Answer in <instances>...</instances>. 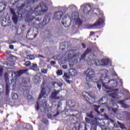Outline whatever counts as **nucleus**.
Here are the masks:
<instances>
[{"label": "nucleus", "instance_id": "a18cd8bd", "mask_svg": "<svg viewBox=\"0 0 130 130\" xmlns=\"http://www.w3.org/2000/svg\"><path fill=\"white\" fill-rule=\"evenodd\" d=\"M4 71V69L3 68H0V77L3 76V72Z\"/></svg>", "mask_w": 130, "mask_h": 130}, {"label": "nucleus", "instance_id": "dca6fc26", "mask_svg": "<svg viewBox=\"0 0 130 130\" xmlns=\"http://www.w3.org/2000/svg\"><path fill=\"white\" fill-rule=\"evenodd\" d=\"M7 8V3L6 2L0 3V11H5Z\"/></svg>", "mask_w": 130, "mask_h": 130}, {"label": "nucleus", "instance_id": "5701e85b", "mask_svg": "<svg viewBox=\"0 0 130 130\" xmlns=\"http://www.w3.org/2000/svg\"><path fill=\"white\" fill-rule=\"evenodd\" d=\"M83 24V21L81 20V19H77L76 21V25L78 26V27H80V26H81V25Z\"/></svg>", "mask_w": 130, "mask_h": 130}, {"label": "nucleus", "instance_id": "58836bf2", "mask_svg": "<svg viewBox=\"0 0 130 130\" xmlns=\"http://www.w3.org/2000/svg\"><path fill=\"white\" fill-rule=\"evenodd\" d=\"M47 69H43L41 70V72L43 74H46L47 73Z\"/></svg>", "mask_w": 130, "mask_h": 130}, {"label": "nucleus", "instance_id": "79ce46f5", "mask_svg": "<svg viewBox=\"0 0 130 130\" xmlns=\"http://www.w3.org/2000/svg\"><path fill=\"white\" fill-rule=\"evenodd\" d=\"M62 69H63V70H68V65H66V64H64V65H63L62 66Z\"/></svg>", "mask_w": 130, "mask_h": 130}, {"label": "nucleus", "instance_id": "a19ab883", "mask_svg": "<svg viewBox=\"0 0 130 130\" xmlns=\"http://www.w3.org/2000/svg\"><path fill=\"white\" fill-rule=\"evenodd\" d=\"M65 81H66V82H67V83H68L70 85H71V84H72V83H73V81H72L70 80L66 79V80H65Z\"/></svg>", "mask_w": 130, "mask_h": 130}, {"label": "nucleus", "instance_id": "e433bc0d", "mask_svg": "<svg viewBox=\"0 0 130 130\" xmlns=\"http://www.w3.org/2000/svg\"><path fill=\"white\" fill-rule=\"evenodd\" d=\"M86 87H87V89H90L92 88V85L89 83H86Z\"/></svg>", "mask_w": 130, "mask_h": 130}, {"label": "nucleus", "instance_id": "f257e3e1", "mask_svg": "<svg viewBox=\"0 0 130 130\" xmlns=\"http://www.w3.org/2000/svg\"><path fill=\"white\" fill-rule=\"evenodd\" d=\"M102 76L100 78L99 81H97V87L99 90H101V84H108V87H106V89L108 90H111L115 87L117 86V83L115 80L111 79L106 82L107 80H108V76H107V73L108 71L106 69H103L101 71ZM101 83V84H99Z\"/></svg>", "mask_w": 130, "mask_h": 130}, {"label": "nucleus", "instance_id": "4c0bfd02", "mask_svg": "<svg viewBox=\"0 0 130 130\" xmlns=\"http://www.w3.org/2000/svg\"><path fill=\"white\" fill-rule=\"evenodd\" d=\"M93 106L94 107V110L95 111H98V109H99V107H100V106H97V105H93Z\"/></svg>", "mask_w": 130, "mask_h": 130}, {"label": "nucleus", "instance_id": "cd10ccee", "mask_svg": "<svg viewBox=\"0 0 130 130\" xmlns=\"http://www.w3.org/2000/svg\"><path fill=\"white\" fill-rule=\"evenodd\" d=\"M31 70H33V71H37L38 70V67H37V64H32V66H31Z\"/></svg>", "mask_w": 130, "mask_h": 130}, {"label": "nucleus", "instance_id": "603ef678", "mask_svg": "<svg viewBox=\"0 0 130 130\" xmlns=\"http://www.w3.org/2000/svg\"><path fill=\"white\" fill-rule=\"evenodd\" d=\"M59 115V112H57L54 115V117H56V116H58Z\"/></svg>", "mask_w": 130, "mask_h": 130}, {"label": "nucleus", "instance_id": "864d4df0", "mask_svg": "<svg viewBox=\"0 0 130 130\" xmlns=\"http://www.w3.org/2000/svg\"><path fill=\"white\" fill-rule=\"evenodd\" d=\"M25 6H26V4H22L21 5V6H20V9H23V8H24V7H25Z\"/></svg>", "mask_w": 130, "mask_h": 130}, {"label": "nucleus", "instance_id": "052dcab7", "mask_svg": "<svg viewBox=\"0 0 130 130\" xmlns=\"http://www.w3.org/2000/svg\"><path fill=\"white\" fill-rule=\"evenodd\" d=\"M73 130H78V128H77V127L74 126L72 128Z\"/></svg>", "mask_w": 130, "mask_h": 130}, {"label": "nucleus", "instance_id": "4468645a", "mask_svg": "<svg viewBox=\"0 0 130 130\" xmlns=\"http://www.w3.org/2000/svg\"><path fill=\"white\" fill-rule=\"evenodd\" d=\"M69 74L71 77H75L78 74V71L75 69H72L69 70Z\"/></svg>", "mask_w": 130, "mask_h": 130}, {"label": "nucleus", "instance_id": "f704fd0d", "mask_svg": "<svg viewBox=\"0 0 130 130\" xmlns=\"http://www.w3.org/2000/svg\"><path fill=\"white\" fill-rule=\"evenodd\" d=\"M10 12H11L12 15H13V16H15L16 15V12H15V9H14L13 8H11Z\"/></svg>", "mask_w": 130, "mask_h": 130}, {"label": "nucleus", "instance_id": "8fccbe9b", "mask_svg": "<svg viewBox=\"0 0 130 130\" xmlns=\"http://www.w3.org/2000/svg\"><path fill=\"white\" fill-rule=\"evenodd\" d=\"M35 23H34V22H32V21H30L28 23V26H32L33 25H34Z\"/></svg>", "mask_w": 130, "mask_h": 130}, {"label": "nucleus", "instance_id": "b1692460", "mask_svg": "<svg viewBox=\"0 0 130 130\" xmlns=\"http://www.w3.org/2000/svg\"><path fill=\"white\" fill-rule=\"evenodd\" d=\"M12 20L15 24H17V23H18V16H17V14L13 15Z\"/></svg>", "mask_w": 130, "mask_h": 130}, {"label": "nucleus", "instance_id": "423d86ee", "mask_svg": "<svg viewBox=\"0 0 130 130\" xmlns=\"http://www.w3.org/2000/svg\"><path fill=\"white\" fill-rule=\"evenodd\" d=\"M103 24H104V20L102 18H100L95 23L89 24V27L91 29H94V28H96L98 27V26H101V25Z\"/></svg>", "mask_w": 130, "mask_h": 130}, {"label": "nucleus", "instance_id": "bb28decb", "mask_svg": "<svg viewBox=\"0 0 130 130\" xmlns=\"http://www.w3.org/2000/svg\"><path fill=\"white\" fill-rule=\"evenodd\" d=\"M29 92H30V90L28 89V87H26L23 90V95H28V94H29Z\"/></svg>", "mask_w": 130, "mask_h": 130}, {"label": "nucleus", "instance_id": "a878e982", "mask_svg": "<svg viewBox=\"0 0 130 130\" xmlns=\"http://www.w3.org/2000/svg\"><path fill=\"white\" fill-rule=\"evenodd\" d=\"M19 98V96L16 93H12V99L13 100H17Z\"/></svg>", "mask_w": 130, "mask_h": 130}, {"label": "nucleus", "instance_id": "2eb2a0df", "mask_svg": "<svg viewBox=\"0 0 130 130\" xmlns=\"http://www.w3.org/2000/svg\"><path fill=\"white\" fill-rule=\"evenodd\" d=\"M113 125L114 126L113 127V128H114V127H116V128H118V127H119L120 126L122 129H126V127H122V125L120 124V123H119V122H117V123H114L113 124Z\"/></svg>", "mask_w": 130, "mask_h": 130}, {"label": "nucleus", "instance_id": "a211bd4d", "mask_svg": "<svg viewBox=\"0 0 130 130\" xmlns=\"http://www.w3.org/2000/svg\"><path fill=\"white\" fill-rule=\"evenodd\" d=\"M83 96L85 99L86 101L89 103V104H93V103H95L94 101H91V99H89V98L86 96V95H83Z\"/></svg>", "mask_w": 130, "mask_h": 130}, {"label": "nucleus", "instance_id": "de8ad7c7", "mask_svg": "<svg viewBox=\"0 0 130 130\" xmlns=\"http://www.w3.org/2000/svg\"><path fill=\"white\" fill-rule=\"evenodd\" d=\"M105 99V96L103 97L102 99H101L99 101H98V103H100V102H103V99Z\"/></svg>", "mask_w": 130, "mask_h": 130}, {"label": "nucleus", "instance_id": "338daca9", "mask_svg": "<svg viewBox=\"0 0 130 130\" xmlns=\"http://www.w3.org/2000/svg\"><path fill=\"white\" fill-rule=\"evenodd\" d=\"M36 1H37V2L38 0H32V4H34V3H35Z\"/></svg>", "mask_w": 130, "mask_h": 130}, {"label": "nucleus", "instance_id": "5fc2aeb1", "mask_svg": "<svg viewBox=\"0 0 130 130\" xmlns=\"http://www.w3.org/2000/svg\"><path fill=\"white\" fill-rule=\"evenodd\" d=\"M90 119H89V118H85V121H86V122H90Z\"/></svg>", "mask_w": 130, "mask_h": 130}, {"label": "nucleus", "instance_id": "1a4fd4ad", "mask_svg": "<svg viewBox=\"0 0 130 130\" xmlns=\"http://www.w3.org/2000/svg\"><path fill=\"white\" fill-rule=\"evenodd\" d=\"M59 92H60V90H54L53 92H52L51 96L52 99H55V100H59L60 99V97H56L57 94H58Z\"/></svg>", "mask_w": 130, "mask_h": 130}, {"label": "nucleus", "instance_id": "c9c22d12", "mask_svg": "<svg viewBox=\"0 0 130 130\" xmlns=\"http://www.w3.org/2000/svg\"><path fill=\"white\" fill-rule=\"evenodd\" d=\"M31 65V62L29 61H26L25 63V66L26 67H29V66Z\"/></svg>", "mask_w": 130, "mask_h": 130}, {"label": "nucleus", "instance_id": "e2e57ef3", "mask_svg": "<svg viewBox=\"0 0 130 130\" xmlns=\"http://www.w3.org/2000/svg\"><path fill=\"white\" fill-rule=\"evenodd\" d=\"M45 83H46L45 80H43L42 82L43 86H44V85H45Z\"/></svg>", "mask_w": 130, "mask_h": 130}, {"label": "nucleus", "instance_id": "c03bdc74", "mask_svg": "<svg viewBox=\"0 0 130 130\" xmlns=\"http://www.w3.org/2000/svg\"><path fill=\"white\" fill-rule=\"evenodd\" d=\"M63 21H64L63 19L62 20V25L64 26V27H68L67 25V22H64Z\"/></svg>", "mask_w": 130, "mask_h": 130}, {"label": "nucleus", "instance_id": "6e6552de", "mask_svg": "<svg viewBox=\"0 0 130 130\" xmlns=\"http://www.w3.org/2000/svg\"><path fill=\"white\" fill-rule=\"evenodd\" d=\"M62 16H63V12L61 11H58L55 13L54 18L55 20H60Z\"/></svg>", "mask_w": 130, "mask_h": 130}, {"label": "nucleus", "instance_id": "393cba45", "mask_svg": "<svg viewBox=\"0 0 130 130\" xmlns=\"http://www.w3.org/2000/svg\"><path fill=\"white\" fill-rule=\"evenodd\" d=\"M73 18L74 17V20H76L77 18H79V12H75L72 14Z\"/></svg>", "mask_w": 130, "mask_h": 130}, {"label": "nucleus", "instance_id": "ea45409f", "mask_svg": "<svg viewBox=\"0 0 130 130\" xmlns=\"http://www.w3.org/2000/svg\"><path fill=\"white\" fill-rule=\"evenodd\" d=\"M4 16V10H0V18H2Z\"/></svg>", "mask_w": 130, "mask_h": 130}, {"label": "nucleus", "instance_id": "f3484780", "mask_svg": "<svg viewBox=\"0 0 130 130\" xmlns=\"http://www.w3.org/2000/svg\"><path fill=\"white\" fill-rule=\"evenodd\" d=\"M62 78L64 80H69V79H71V75H70L69 73L64 72L62 76Z\"/></svg>", "mask_w": 130, "mask_h": 130}, {"label": "nucleus", "instance_id": "2f4dec72", "mask_svg": "<svg viewBox=\"0 0 130 130\" xmlns=\"http://www.w3.org/2000/svg\"><path fill=\"white\" fill-rule=\"evenodd\" d=\"M76 8L77 7H76V5H71L68 7V9H69V10H70L71 11L74 10V9H76Z\"/></svg>", "mask_w": 130, "mask_h": 130}, {"label": "nucleus", "instance_id": "72a5a7b5", "mask_svg": "<svg viewBox=\"0 0 130 130\" xmlns=\"http://www.w3.org/2000/svg\"><path fill=\"white\" fill-rule=\"evenodd\" d=\"M56 74L58 76H62V71L58 70L57 71Z\"/></svg>", "mask_w": 130, "mask_h": 130}, {"label": "nucleus", "instance_id": "ddd939ff", "mask_svg": "<svg viewBox=\"0 0 130 130\" xmlns=\"http://www.w3.org/2000/svg\"><path fill=\"white\" fill-rule=\"evenodd\" d=\"M67 105L69 106V107H75L76 106V102L73 100H69L67 102Z\"/></svg>", "mask_w": 130, "mask_h": 130}, {"label": "nucleus", "instance_id": "9d476101", "mask_svg": "<svg viewBox=\"0 0 130 130\" xmlns=\"http://www.w3.org/2000/svg\"><path fill=\"white\" fill-rule=\"evenodd\" d=\"M34 83L35 85H39L41 83V78L38 75H36L34 77Z\"/></svg>", "mask_w": 130, "mask_h": 130}, {"label": "nucleus", "instance_id": "6e6d98bb", "mask_svg": "<svg viewBox=\"0 0 130 130\" xmlns=\"http://www.w3.org/2000/svg\"><path fill=\"white\" fill-rule=\"evenodd\" d=\"M95 35V32L94 31H90V36H93V35Z\"/></svg>", "mask_w": 130, "mask_h": 130}, {"label": "nucleus", "instance_id": "473e14b6", "mask_svg": "<svg viewBox=\"0 0 130 130\" xmlns=\"http://www.w3.org/2000/svg\"><path fill=\"white\" fill-rule=\"evenodd\" d=\"M17 43V41H16V40L12 41V40H10L7 42V43L8 44H14V43Z\"/></svg>", "mask_w": 130, "mask_h": 130}, {"label": "nucleus", "instance_id": "20e7f679", "mask_svg": "<svg viewBox=\"0 0 130 130\" xmlns=\"http://www.w3.org/2000/svg\"><path fill=\"white\" fill-rule=\"evenodd\" d=\"M48 8L43 3H40L36 8H35L34 13H36L37 16H42L44 13L47 12Z\"/></svg>", "mask_w": 130, "mask_h": 130}, {"label": "nucleus", "instance_id": "c756f323", "mask_svg": "<svg viewBox=\"0 0 130 130\" xmlns=\"http://www.w3.org/2000/svg\"><path fill=\"white\" fill-rule=\"evenodd\" d=\"M110 95L111 96V97H112V98H113L114 99H116L117 96V93H116L115 92H113V93H111L110 94Z\"/></svg>", "mask_w": 130, "mask_h": 130}, {"label": "nucleus", "instance_id": "7ed1b4c3", "mask_svg": "<svg viewBox=\"0 0 130 130\" xmlns=\"http://www.w3.org/2000/svg\"><path fill=\"white\" fill-rule=\"evenodd\" d=\"M45 96H47V95H46V89L45 88L43 87L41 91V94H40L38 100V102L37 103V105L36 106V109L37 110V111H39L40 108V105L41 107H43V110L45 111V112H48V111H49V107H48V105H47L46 100H44V103L42 104L40 103V99H41V98L43 97H44V98H46V97H45Z\"/></svg>", "mask_w": 130, "mask_h": 130}, {"label": "nucleus", "instance_id": "3c124183", "mask_svg": "<svg viewBox=\"0 0 130 130\" xmlns=\"http://www.w3.org/2000/svg\"><path fill=\"white\" fill-rule=\"evenodd\" d=\"M9 48H10V49H11L12 50H13V49H14V45H10L9 46Z\"/></svg>", "mask_w": 130, "mask_h": 130}, {"label": "nucleus", "instance_id": "39448f33", "mask_svg": "<svg viewBox=\"0 0 130 130\" xmlns=\"http://www.w3.org/2000/svg\"><path fill=\"white\" fill-rule=\"evenodd\" d=\"M85 73L86 76L87 82H96L95 71H94V70L89 68L85 72Z\"/></svg>", "mask_w": 130, "mask_h": 130}, {"label": "nucleus", "instance_id": "0e129e2a", "mask_svg": "<svg viewBox=\"0 0 130 130\" xmlns=\"http://www.w3.org/2000/svg\"><path fill=\"white\" fill-rule=\"evenodd\" d=\"M119 103L120 104H123V101H120Z\"/></svg>", "mask_w": 130, "mask_h": 130}, {"label": "nucleus", "instance_id": "6ab92c4d", "mask_svg": "<svg viewBox=\"0 0 130 130\" xmlns=\"http://www.w3.org/2000/svg\"><path fill=\"white\" fill-rule=\"evenodd\" d=\"M84 127V130H87V124L84 122L80 123L79 125V128H83Z\"/></svg>", "mask_w": 130, "mask_h": 130}, {"label": "nucleus", "instance_id": "412c9836", "mask_svg": "<svg viewBox=\"0 0 130 130\" xmlns=\"http://www.w3.org/2000/svg\"><path fill=\"white\" fill-rule=\"evenodd\" d=\"M73 53H74L73 50H69L66 52L65 54L66 55L68 56V57H71V56L73 55Z\"/></svg>", "mask_w": 130, "mask_h": 130}, {"label": "nucleus", "instance_id": "37998d69", "mask_svg": "<svg viewBox=\"0 0 130 130\" xmlns=\"http://www.w3.org/2000/svg\"><path fill=\"white\" fill-rule=\"evenodd\" d=\"M79 55H80L79 54V53L75 54H74V55H73V58H76V57H79Z\"/></svg>", "mask_w": 130, "mask_h": 130}, {"label": "nucleus", "instance_id": "774afa93", "mask_svg": "<svg viewBox=\"0 0 130 130\" xmlns=\"http://www.w3.org/2000/svg\"><path fill=\"white\" fill-rule=\"evenodd\" d=\"M104 110H105V109H101V112H104Z\"/></svg>", "mask_w": 130, "mask_h": 130}, {"label": "nucleus", "instance_id": "aec40b11", "mask_svg": "<svg viewBox=\"0 0 130 130\" xmlns=\"http://www.w3.org/2000/svg\"><path fill=\"white\" fill-rule=\"evenodd\" d=\"M35 55H26V58L28 60H33L34 59H35Z\"/></svg>", "mask_w": 130, "mask_h": 130}, {"label": "nucleus", "instance_id": "bf43d9fd", "mask_svg": "<svg viewBox=\"0 0 130 130\" xmlns=\"http://www.w3.org/2000/svg\"><path fill=\"white\" fill-rule=\"evenodd\" d=\"M43 121L45 123H47V122H48V120H47V119H43Z\"/></svg>", "mask_w": 130, "mask_h": 130}, {"label": "nucleus", "instance_id": "4d7b16f0", "mask_svg": "<svg viewBox=\"0 0 130 130\" xmlns=\"http://www.w3.org/2000/svg\"><path fill=\"white\" fill-rule=\"evenodd\" d=\"M50 63L52 64V66H54V64H55V61H51Z\"/></svg>", "mask_w": 130, "mask_h": 130}, {"label": "nucleus", "instance_id": "49530a36", "mask_svg": "<svg viewBox=\"0 0 130 130\" xmlns=\"http://www.w3.org/2000/svg\"><path fill=\"white\" fill-rule=\"evenodd\" d=\"M42 20V17H38L36 19V21H38V22H40Z\"/></svg>", "mask_w": 130, "mask_h": 130}, {"label": "nucleus", "instance_id": "0eeeda50", "mask_svg": "<svg viewBox=\"0 0 130 130\" xmlns=\"http://www.w3.org/2000/svg\"><path fill=\"white\" fill-rule=\"evenodd\" d=\"M83 7H84L83 12L85 15L89 14L92 10V7L90 5H82L81 8H83Z\"/></svg>", "mask_w": 130, "mask_h": 130}, {"label": "nucleus", "instance_id": "9b49d317", "mask_svg": "<svg viewBox=\"0 0 130 130\" xmlns=\"http://www.w3.org/2000/svg\"><path fill=\"white\" fill-rule=\"evenodd\" d=\"M92 52V50L90 49H87L85 52L82 54L81 56V58H79L80 60H82V59H84L85 57H86V55L91 53Z\"/></svg>", "mask_w": 130, "mask_h": 130}, {"label": "nucleus", "instance_id": "4be33fe9", "mask_svg": "<svg viewBox=\"0 0 130 130\" xmlns=\"http://www.w3.org/2000/svg\"><path fill=\"white\" fill-rule=\"evenodd\" d=\"M110 61V60L109 59H103L102 60V63L104 66H107Z\"/></svg>", "mask_w": 130, "mask_h": 130}, {"label": "nucleus", "instance_id": "680f3d73", "mask_svg": "<svg viewBox=\"0 0 130 130\" xmlns=\"http://www.w3.org/2000/svg\"><path fill=\"white\" fill-rule=\"evenodd\" d=\"M110 121H111V123H113V124H114V120L110 119Z\"/></svg>", "mask_w": 130, "mask_h": 130}, {"label": "nucleus", "instance_id": "13d9d810", "mask_svg": "<svg viewBox=\"0 0 130 130\" xmlns=\"http://www.w3.org/2000/svg\"><path fill=\"white\" fill-rule=\"evenodd\" d=\"M38 57H42V58H45V56H42L41 55H39Z\"/></svg>", "mask_w": 130, "mask_h": 130}, {"label": "nucleus", "instance_id": "f8f14e48", "mask_svg": "<svg viewBox=\"0 0 130 130\" xmlns=\"http://www.w3.org/2000/svg\"><path fill=\"white\" fill-rule=\"evenodd\" d=\"M50 21V15L47 14L45 16V18H44L42 24H44V25H46V24H48L49 22Z\"/></svg>", "mask_w": 130, "mask_h": 130}, {"label": "nucleus", "instance_id": "69168bd1", "mask_svg": "<svg viewBox=\"0 0 130 130\" xmlns=\"http://www.w3.org/2000/svg\"><path fill=\"white\" fill-rule=\"evenodd\" d=\"M59 86V87H62V83H60L58 85Z\"/></svg>", "mask_w": 130, "mask_h": 130}, {"label": "nucleus", "instance_id": "7c9ffc66", "mask_svg": "<svg viewBox=\"0 0 130 130\" xmlns=\"http://www.w3.org/2000/svg\"><path fill=\"white\" fill-rule=\"evenodd\" d=\"M22 130H33V128L32 127V126L28 125L26 126V128H23Z\"/></svg>", "mask_w": 130, "mask_h": 130}, {"label": "nucleus", "instance_id": "c85d7f7f", "mask_svg": "<svg viewBox=\"0 0 130 130\" xmlns=\"http://www.w3.org/2000/svg\"><path fill=\"white\" fill-rule=\"evenodd\" d=\"M87 117L89 118H94V116H93V111H91L90 113H87Z\"/></svg>", "mask_w": 130, "mask_h": 130}, {"label": "nucleus", "instance_id": "09e8293b", "mask_svg": "<svg viewBox=\"0 0 130 130\" xmlns=\"http://www.w3.org/2000/svg\"><path fill=\"white\" fill-rule=\"evenodd\" d=\"M81 45H82L83 48H84V49H86V46L85 43H82Z\"/></svg>", "mask_w": 130, "mask_h": 130}, {"label": "nucleus", "instance_id": "f03ea898", "mask_svg": "<svg viewBox=\"0 0 130 130\" xmlns=\"http://www.w3.org/2000/svg\"><path fill=\"white\" fill-rule=\"evenodd\" d=\"M27 72L26 70H21L17 72H13L12 73L11 77H12V80H10L9 79V78L5 77V82L6 83V95H9V93H10V86H12V87L14 88V87H16L17 85V79H18V77H20L21 75H23V74H25Z\"/></svg>", "mask_w": 130, "mask_h": 130}]
</instances>
